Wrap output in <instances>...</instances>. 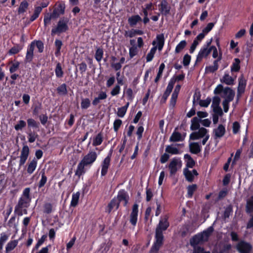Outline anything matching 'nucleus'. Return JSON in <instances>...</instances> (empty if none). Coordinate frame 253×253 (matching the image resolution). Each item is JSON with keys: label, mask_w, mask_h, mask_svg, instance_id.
I'll list each match as a JSON object with an SVG mask.
<instances>
[{"label": "nucleus", "mask_w": 253, "mask_h": 253, "mask_svg": "<svg viewBox=\"0 0 253 253\" xmlns=\"http://www.w3.org/2000/svg\"><path fill=\"white\" fill-rule=\"evenodd\" d=\"M28 6V3L27 1H22L18 8V12L19 14L24 12Z\"/></svg>", "instance_id": "41"}, {"label": "nucleus", "mask_w": 253, "mask_h": 253, "mask_svg": "<svg viewBox=\"0 0 253 253\" xmlns=\"http://www.w3.org/2000/svg\"><path fill=\"white\" fill-rule=\"evenodd\" d=\"M55 74L57 77L60 78L63 76V72L62 71L61 64L58 63H57L56 69H55Z\"/></svg>", "instance_id": "47"}, {"label": "nucleus", "mask_w": 253, "mask_h": 253, "mask_svg": "<svg viewBox=\"0 0 253 253\" xmlns=\"http://www.w3.org/2000/svg\"><path fill=\"white\" fill-rule=\"evenodd\" d=\"M110 162V158L108 156L103 161L102 170H101V175L102 176H104L107 172L108 169L109 168Z\"/></svg>", "instance_id": "22"}, {"label": "nucleus", "mask_w": 253, "mask_h": 253, "mask_svg": "<svg viewBox=\"0 0 253 253\" xmlns=\"http://www.w3.org/2000/svg\"><path fill=\"white\" fill-rule=\"evenodd\" d=\"M187 42L186 41L183 40L180 42L176 45L175 49V53H178L180 52L186 46Z\"/></svg>", "instance_id": "34"}, {"label": "nucleus", "mask_w": 253, "mask_h": 253, "mask_svg": "<svg viewBox=\"0 0 253 253\" xmlns=\"http://www.w3.org/2000/svg\"><path fill=\"white\" fill-rule=\"evenodd\" d=\"M193 248L192 253H201L205 249L204 247L198 246H191Z\"/></svg>", "instance_id": "58"}, {"label": "nucleus", "mask_w": 253, "mask_h": 253, "mask_svg": "<svg viewBox=\"0 0 253 253\" xmlns=\"http://www.w3.org/2000/svg\"><path fill=\"white\" fill-rule=\"evenodd\" d=\"M240 60L239 58H235L234 61L233 62L231 66V71L232 72H238L240 71Z\"/></svg>", "instance_id": "27"}, {"label": "nucleus", "mask_w": 253, "mask_h": 253, "mask_svg": "<svg viewBox=\"0 0 253 253\" xmlns=\"http://www.w3.org/2000/svg\"><path fill=\"white\" fill-rule=\"evenodd\" d=\"M140 21H141V18L138 15L132 16L128 19L129 24L132 26L136 25L137 22Z\"/></svg>", "instance_id": "33"}, {"label": "nucleus", "mask_w": 253, "mask_h": 253, "mask_svg": "<svg viewBox=\"0 0 253 253\" xmlns=\"http://www.w3.org/2000/svg\"><path fill=\"white\" fill-rule=\"evenodd\" d=\"M146 200L147 202H149L152 198L153 194L151 188H146Z\"/></svg>", "instance_id": "60"}, {"label": "nucleus", "mask_w": 253, "mask_h": 253, "mask_svg": "<svg viewBox=\"0 0 253 253\" xmlns=\"http://www.w3.org/2000/svg\"><path fill=\"white\" fill-rule=\"evenodd\" d=\"M67 22L66 20H60L58 22L57 27L52 29V34L61 33L66 31L68 29Z\"/></svg>", "instance_id": "6"}, {"label": "nucleus", "mask_w": 253, "mask_h": 253, "mask_svg": "<svg viewBox=\"0 0 253 253\" xmlns=\"http://www.w3.org/2000/svg\"><path fill=\"white\" fill-rule=\"evenodd\" d=\"M213 111L214 113L213 115H217L218 116H222L223 114L222 110L220 106L214 107Z\"/></svg>", "instance_id": "57"}, {"label": "nucleus", "mask_w": 253, "mask_h": 253, "mask_svg": "<svg viewBox=\"0 0 253 253\" xmlns=\"http://www.w3.org/2000/svg\"><path fill=\"white\" fill-rule=\"evenodd\" d=\"M214 26V23H209L208 24L207 26L203 29L202 32L205 33L206 35L209 33L213 28Z\"/></svg>", "instance_id": "52"}, {"label": "nucleus", "mask_w": 253, "mask_h": 253, "mask_svg": "<svg viewBox=\"0 0 253 253\" xmlns=\"http://www.w3.org/2000/svg\"><path fill=\"white\" fill-rule=\"evenodd\" d=\"M220 82L227 85H233L234 84V79L229 76L228 74H225L223 78L220 79Z\"/></svg>", "instance_id": "25"}, {"label": "nucleus", "mask_w": 253, "mask_h": 253, "mask_svg": "<svg viewBox=\"0 0 253 253\" xmlns=\"http://www.w3.org/2000/svg\"><path fill=\"white\" fill-rule=\"evenodd\" d=\"M126 111V105L118 109L117 115L119 117H123L125 116Z\"/></svg>", "instance_id": "53"}, {"label": "nucleus", "mask_w": 253, "mask_h": 253, "mask_svg": "<svg viewBox=\"0 0 253 253\" xmlns=\"http://www.w3.org/2000/svg\"><path fill=\"white\" fill-rule=\"evenodd\" d=\"M27 123L28 126H31L33 127L37 128L39 127V123H37L33 119H29L27 120Z\"/></svg>", "instance_id": "59"}, {"label": "nucleus", "mask_w": 253, "mask_h": 253, "mask_svg": "<svg viewBox=\"0 0 253 253\" xmlns=\"http://www.w3.org/2000/svg\"><path fill=\"white\" fill-rule=\"evenodd\" d=\"M107 94L106 92L101 91L100 92L98 97H95L94 100L92 101V104L94 106L97 105L99 103H100V101L101 100H104L105 99L107 98Z\"/></svg>", "instance_id": "28"}, {"label": "nucleus", "mask_w": 253, "mask_h": 253, "mask_svg": "<svg viewBox=\"0 0 253 253\" xmlns=\"http://www.w3.org/2000/svg\"><path fill=\"white\" fill-rule=\"evenodd\" d=\"M97 154L95 152H90L85 155L82 160L86 165L93 163L96 160Z\"/></svg>", "instance_id": "12"}, {"label": "nucleus", "mask_w": 253, "mask_h": 253, "mask_svg": "<svg viewBox=\"0 0 253 253\" xmlns=\"http://www.w3.org/2000/svg\"><path fill=\"white\" fill-rule=\"evenodd\" d=\"M48 2H42L41 3V6H37L35 8L34 14L30 18L31 21H34L39 16V14L41 12L42 8L46 7L48 5Z\"/></svg>", "instance_id": "16"}, {"label": "nucleus", "mask_w": 253, "mask_h": 253, "mask_svg": "<svg viewBox=\"0 0 253 253\" xmlns=\"http://www.w3.org/2000/svg\"><path fill=\"white\" fill-rule=\"evenodd\" d=\"M237 249L240 253H249L252 249V246L248 243L241 241L237 245Z\"/></svg>", "instance_id": "11"}, {"label": "nucleus", "mask_w": 253, "mask_h": 253, "mask_svg": "<svg viewBox=\"0 0 253 253\" xmlns=\"http://www.w3.org/2000/svg\"><path fill=\"white\" fill-rule=\"evenodd\" d=\"M183 173L186 179L188 182H192L194 181V176H193L191 171L189 170L187 168L184 169Z\"/></svg>", "instance_id": "29"}, {"label": "nucleus", "mask_w": 253, "mask_h": 253, "mask_svg": "<svg viewBox=\"0 0 253 253\" xmlns=\"http://www.w3.org/2000/svg\"><path fill=\"white\" fill-rule=\"evenodd\" d=\"M211 102V99L210 97H208L205 100H200L199 101V105L201 107H207L210 105Z\"/></svg>", "instance_id": "50"}, {"label": "nucleus", "mask_w": 253, "mask_h": 253, "mask_svg": "<svg viewBox=\"0 0 253 253\" xmlns=\"http://www.w3.org/2000/svg\"><path fill=\"white\" fill-rule=\"evenodd\" d=\"M119 206V203L117 200L116 199H113L110 203L108 204L107 208V211L109 213L111 212L112 210L114 208L116 207L117 209Z\"/></svg>", "instance_id": "35"}, {"label": "nucleus", "mask_w": 253, "mask_h": 253, "mask_svg": "<svg viewBox=\"0 0 253 253\" xmlns=\"http://www.w3.org/2000/svg\"><path fill=\"white\" fill-rule=\"evenodd\" d=\"M226 90H230L229 94L225 96V99L222 101V105L224 112L227 113L229 110V103L233 100L235 97V92L232 89L227 88Z\"/></svg>", "instance_id": "5"}, {"label": "nucleus", "mask_w": 253, "mask_h": 253, "mask_svg": "<svg viewBox=\"0 0 253 253\" xmlns=\"http://www.w3.org/2000/svg\"><path fill=\"white\" fill-rule=\"evenodd\" d=\"M178 128V127H175L174 131L170 136L169 138V141L170 142H178L183 140L184 138H182L181 134L176 131Z\"/></svg>", "instance_id": "17"}, {"label": "nucleus", "mask_w": 253, "mask_h": 253, "mask_svg": "<svg viewBox=\"0 0 253 253\" xmlns=\"http://www.w3.org/2000/svg\"><path fill=\"white\" fill-rule=\"evenodd\" d=\"M102 142V134L99 133H98L95 138L94 139L93 141V146H97L101 144Z\"/></svg>", "instance_id": "44"}, {"label": "nucleus", "mask_w": 253, "mask_h": 253, "mask_svg": "<svg viewBox=\"0 0 253 253\" xmlns=\"http://www.w3.org/2000/svg\"><path fill=\"white\" fill-rule=\"evenodd\" d=\"M138 213V205L137 204H134L132 206V211L130 215V223L135 226L137 223V217Z\"/></svg>", "instance_id": "9"}, {"label": "nucleus", "mask_w": 253, "mask_h": 253, "mask_svg": "<svg viewBox=\"0 0 253 253\" xmlns=\"http://www.w3.org/2000/svg\"><path fill=\"white\" fill-rule=\"evenodd\" d=\"M37 161L34 159L28 165L27 172L29 174L32 173L36 168Z\"/></svg>", "instance_id": "31"}, {"label": "nucleus", "mask_w": 253, "mask_h": 253, "mask_svg": "<svg viewBox=\"0 0 253 253\" xmlns=\"http://www.w3.org/2000/svg\"><path fill=\"white\" fill-rule=\"evenodd\" d=\"M179 164L180 167L181 166V161L180 158H173L169 165V169L170 171V174L173 175L176 173L177 171V165Z\"/></svg>", "instance_id": "7"}, {"label": "nucleus", "mask_w": 253, "mask_h": 253, "mask_svg": "<svg viewBox=\"0 0 253 253\" xmlns=\"http://www.w3.org/2000/svg\"><path fill=\"white\" fill-rule=\"evenodd\" d=\"M57 90L59 94H66L67 93L66 85L65 84H62L57 88Z\"/></svg>", "instance_id": "49"}, {"label": "nucleus", "mask_w": 253, "mask_h": 253, "mask_svg": "<svg viewBox=\"0 0 253 253\" xmlns=\"http://www.w3.org/2000/svg\"><path fill=\"white\" fill-rule=\"evenodd\" d=\"M246 211L247 213L253 212V195L247 200Z\"/></svg>", "instance_id": "26"}, {"label": "nucleus", "mask_w": 253, "mask_h": 253, "mask_svg": "<svg viewBox=\"0 0 253 253\" xmlns=\"http://www.w3.org/2000/svg\"><path fill=\"white\" fill-rule=\"evenodd\" d=\"M90 105V101L88 98H83L82 99L81 107L82 109H87Z\"/></svg>", "instance_id": "46"}, {"label": "nucleus", "mask_w": 253, "mask_h": 253, "mask_svg": "<svg viewBox=\"0 0 253 253\" xmlns=\"http://www.w3.org/2000/svg\"><path fill=\"white\" fill-rule=\"evenodd\" d=\"M29 154V148L28 146H24L22 148L20 155L19 166L23 165L26 162Z\"/></svg>", "instance_id": "13"}, {"label": "nucleus", "mask_w": 253, "mask_h": 253, "mask_svg": "<svg viewBox=\"0 0 253 253\" xmlns=\"http://www.w3.org/2000/svg\"><path fill=\"white\" fill-rule=\"evenodd\" d=\"M103 51L101 48H97L95 52V59L97 61H100L102 58Z\"/></svg>", "instance_id": "48"}, {"label": "nucleus", "mask_w": 253, "mask_h": 253, "mask_svg": "<svg viewBox=\"0 0 253 253\" xmlns=\"http://www.w3.org/2000/svg\"><path fill=\"white\" fill-rule=\"evenodd\" d=\"M240 128V124L238 122H235L233 124V133L234 134L237 133Z\"/></svg>", "instance_id": "62"}, {"label": "nucleus", "mask_w": 253, "mask_h": 253, "mask_svg": "<svg viewBox=\"0 0 253 253\" xmlns=\"http://www.w3.org/2000/svg\"><path fill=\"white\" fill-rule=\"evenodd\" d=\"M190 152L194 154H197L201 151V147L198 142H191L189 144Z\"/></svg>", "instance_id": "19"}, {"label": "nucleus", "mask_w": 253, "mask_h": 253, "mask_svg": "<svg viewBox=\"0 0 253 253\" xmlns=\"http://www.w3.org/2000/svg\"><path fill=\"white\" fill-rule=\"evenodd\" d=\"M198 131H195L191 133L190 135V139L198 140L200 138H203L208 134V130L205 127H201L198 129Z\"/></svg>", "instance_id": "8"}, {"label": "nucleus", "mask_w": 253, "mask_h": 253, "mask_svg": "<svg viewBox=\"0 0 253 253\" xmlns=\"http://www.w3.org/2000/svg\"><path fill=\"white\" fill-rule=\"evenodd\" d=\"M166 152L172 155H176L179 154V150L176 147H173L171 145H168L165 150Z\"/></svg>", "instance_id": "32"}, {"label": "nucleus", "mask_w": 253, "mask_h": 253, "mask_svg": "<svg viewBox=\"0 0 253 253\" xmlns=\"http://www.w3.org/2000/svg\"><path fill=\"white\" fill-rule=\"evenodd\" d=\"M29 142L30 143L34 142L38 137V135L35 132H30L28 134Z\"/></svg>", "instance_id": "61"}, {"label": "nucleus", "mask_w": 253, "mask_h": 253, "mask_svg": "<svg viewBox=\"0 0 253 253\" xmlns=\"http://www.w3.org/2000/svg\"><path fill=\"white\" fill-rule=\"evenodd\" d=\"M155 241L150 249V253H157L164 243V236L163 232H155Z\"/></svg>", "instance_id": "4"}, {"label": "nucleus", "mask_w": 253, "mask_h": 253, "mask_svg": "<svg viewBox=\"0 0 253 253\" xmlns=\"http://www.w3.org/2000/svg\"><path fill=\"white\" fill-rule=\"evenodd\" d=\"M227 88H228L229 89H232L231 88L229 87H225V88H223V86L221 84H218L215 88L214 89L213 91V93L214 94H220L221 92H223L225 96L227 95V94H229V92H230V90H226Z\"/></svg>", "instance_id": "18"}, {"label": "nucleus", "mask_w": 253, "mask_h": 253, "mask_svg": "<svg viewBox=\"0 0 253 253\" xmlns=\"http://www.w3.org/2000/svg\"><path fill=\"white\" fill-rule=\"evenodd\" d=\"M207 47H202L197 55L196 63L200 62L204 57H207L210 53Z\"/></svg>", "instance_id": "14"}, {"label": "nucleus", "mask_w": 253, "mask_h": 253, "mask_svg": "<svg viewBox=\"0 0 253 253\" xmlns=\"http://www.w3.org/2000/svg\"><path fill=\"white\" fill-rule=\"evenodd\" d=\"M84 166H86V165L81 161V162L78 165V169L76 171V175H78L80 176L84 172Z\"/></svg>", "instance_id": "40"}, {"label": "nucleus", "mask_w": 253, "mask_h": 253, "mask_svg": "<svg viewBox=\"0 0 253 253\" xmlns=\"http://www.w3.org/2000/svg\"><path fill=\"white\" fill-rule=\"evenodd\" d=\"M80 195V193L79 192H77L75 194H74L72 196V199L71 203V206L72 207H76L79 201V197Z\"/></svg>", "instance_id": "39"}, {"label": "nucleus", "mask_w": 253, "mask_h": 253, "mask_svg": "<svg viewBox=\"0 0 253 253\" xmlns=\"http://www.w3.org/2000/svg\"><path fill=\"white\" fill-rule=\"evenodd\" d=\"M165 68V64L164 63H161L159 68V71L157 73V76H156V78L155 79V83H157L159 81V80H160V79L161 78V77H162L163 72V71H164Z\"/></svg>", "instance_id": "38"}, {"label": "nucleus", "mask_w": 253, "mask_h": 253, "mask_svg": "<svg viewBox=\"0 0 253 253\" xmlns=\"http://www.w3.org/2000/svg\"><path fill=\"white\" fill-rule=\"evenodd\" d=\"M246 85L247 80L244 78L243 75H241L238 78V86L237 89L239 90H243L245 92Z\"/></svg>", "instance_id": "23"}, {"label": "nucleus", "mask_w": 253, "mask_h": 253, "mask_svg": "<svg viewBox=\"0 0 253 253\" xmlns=\"http://www.w3.org/2000/svg\"><path fill=\"white\" fill-rule=\"evenodd\" d=\"M213 231V227L211 226L203 231L194 235L190 239L189 243L190 246L202 245L208 242Z\"/></svg>", "instance_id": "1"}, {"label": "nucleus", "mask_w": 253, "mask_h": 253, "mask_svg": "<svg viewBox=\"0 0 253 253\" xmlns=\"http://www.w3.org/2000/svg\"><path fill=\"white\" fill-rule=\"evenodd\" d=\"M41 173H42V179H41L39 182V188H41L42 186H43L47 180L46 176L45 175L44 170L42 169L41 171Z\"/></svg>", "instance_id": "43"}, {"label": "nucleus", "mask_w": 253, "mask_h": 253, "mask_svg": "<svg viewBox=\"0 0 253 253\" xmlns=\"http://www.w3.org/2000/svg\"><path fill=\"white\" fill-rule=\"evenodd\" d=\"M169 226V223L168 221V217L165 216L163 218L160 220L158 225H157L156 231L163 232L166 230Z\"/></svg>", "instance_id": "10"}, {"label": "nucleus", "mask_w": 253, "mask_h": 253, "mask_svg": "<svg viewBox=\"0 0 253 253\" xmlns=\"http://www.w3.org/2000/svg\"><path fill=\"white\" fill-rule=\"evenodd\" d=\"M143 34V32L140 30H132L129 32V36L132 37L136 35H142Z\"/></svg>", "instance_id": "63"}, {"label": "nucleus", "mask_w": 253, "mask_h": 253, "mask_svg": "<svg viewBox=\"0 0 253 253\" xmlns=\"http://www.w3.org/2000/svg\"><path fill=\"white\" fill-rule=\"evenodd\" d=\"M220 98L218 96H214L212 99V107L219 106Z\"/></svg>", "instance_id": "54"}, {"label": "nucleus", "mask_w": 253, "mask_h": 253, "mask_svg": "<svg viewBox=\"0 0 253 253\" xmlns=\"http://www.w3.org/2000/svg\"><path fill=\"white\" fill-rule=\"evenodd\" d=\"M138 53V49L136 45H133L129 48V54L130 58H133Z\"/></svg>", "instance_id": "45"}, {"label": "nucleus", "mask_w": 253, "mask_h": 253, "mask_svg": "<svg viewBox=\"0 0 253 253\" xmlns=\"http://www.w3.org/2000/svg\"><path fill=\"white\" fill-rule=\"evenodd\" d=\"M191 56L188 54H186L184 56L183 58L182 63H183V65L184 66H188L190 64V63L191 61Z\"/></svg>", "instance_id": "51"}, {"label": "nucleus", "mask_w": 253, "mask_h": 253, "mask_svg": "<svg viewBox=\"0 0 253 253\" xmlns=\"http://www.w3.org/2000/svg\"><path fill=\"white\" fill-rule=\"evenodd\" d=\"M117 200L118 202L124 201V204H126V194L125 190L121 191L119 193Z\"/></svg>", "instance_id": "42"}, {"label": "nucleus", "mask_w": 253, "mask_h": 253, "mask_svg": "<svg viewBox=\"0 0 253 253\" xmlns=\"http://www.w3.org/2000/svg\"><path fill=\"white\" fill-rule=\"evenodd\" d=\"M44 212L46 213H50L51 212L52 210V205L50 203H46L44 205Z\"/></svg>", "instance_id": "56"}, {"label": "nucleus", "mask_w": 253, "mask_h": 253, "mask_svg": "<svg viewBox=\"0 0 253 253\" xmlns=\"http://www.w3.org/2000/svg\"><path fill=\"white\" fill-rule=\"evenodd\" d=\"M159 6H160V10L163 14L167 15L169 13L170 7L168 5V3L166 0H164Z\"/></svg>", "instance_id": "20"}, {"label": "nucleus", "mask_w": 253, "mask_h": 253, "mask_svg": "<svg viewBox=\"0 0 253 253\" xmlns=\"http://www.w3.org/2000/svg\"><path fill=\"white\" fill-rule=\"evenodd\" d=\"M18 241L17 240H13L9 242L6 247V252L7 253L13 250L16 247Z\"/></svg>", "instance_id": "36"}, {"label": "nucleus", "mask_w": 253, "mask_h": 253, "mask_svg": "<svg viewBox=\"0 0 253 253\" xmlns=\"http://www.w3.org/2000/svg\"><path fill=\"white\" fill-rule=\"evenodd\" d=\"M156 40L157 42V46H154L151 48L150 52L147 54L146 56L147 62H150L152 60L157 48L159 51L162 50L165 44L164 34H161L158 35L156 37Z\"/></svg>", "instance_id": "3"}, {"label": "nucleus", "mask_w": 253, "mask_h": 253, "mask_svg": "<svg viewBox=\"0 0 253 253\" xmlns=\"http://www.w3.org/2000/svg\"><path fill=\"white\" fill-rule=\"evenodd\" d=\"M201 120L197 117H195L191 120V125L190 126V129L192 130H196L199 129L200 127V123Z\"/></svg>", "instance_id": "21"}, {"label": "nucleus", "mask_w": 253, "mask_h": 253, "mask_svg": "<svg viewBox=\"0 0 253 253\" xmlns=\"http://www.w3.org/2000/svg\"><path fill=\"white\" fill-rule=\"evenodd\" d=\"M30 191L29 188H27L24 190L22 197L15 208V212L18 216L22 215V209L28 207L29 203L31 201Z\"/></svg>", "instance_id": "2"}, {"label": "nucleus", "mask_w": 253, "mask_h": 253, "mask_svg": "<svg viewBox=\"0 0 253 253\" xmlns=\"http://www.w3.org/2000/svg\"><path fill=\"white\" fill-rule=\"evenodd\" d=\"M197 185L196 184H193L189 185L187 189V197L191 198L193 197L194 192L197 189Z\"/></svg>", "instance_id": "30"}, {"label": "nucleus", "mask_w": 253, "mask_h": 253, "mask_svg": "<svg viewBox=\"0 0 253 253\" xmlns=\"http://www.w3.org/2000/svg\"><path fill=\"white\" fill-rule=\"evenodd\" d=\"M184 158L186 159V168H193L195 166L196 162L190 155L185 154Z\"/></svg>", "instance_id": "24"}, {"label": "nucleus", "mask_w": 253, "mask_h": 253, "mask_svg": "<svg viewBox=\"0 0 253 253\" xmlns=\"http://www.w3.org/2000/svg\"><path fill=\"white\" fill-rule=\"evenodd\" d=\"M21 49V47L17 45L12 47L8 51V53L10 54H15L19 52Z\"/></svg>", "instance_id": "64"}, {"label": "nucleus", "mask_w": 253, "mask_h": 253, "mask_svg": "<svg viewBox=\"0 0 253 253\" xmlns=\"http://www.w3.org/2000/svg\"><path fill=\"white\" fill-rule=\"evenodd\" d=\"M225 126L222 124L219 125L216 128L213 129L214 138L216 139L222 137L225 134Z\"/></svg>", "instance_id": "15"}, {"label": "nucleus", "mask_w": 253, "mask_h": 253, "mask_svg": "<svg viewBox=\"0 0 253 253\" xmlns=\"http://www.w3.org/2000/svg\"><path fill=\"white\" fill-rule=\"evenodd\" d=\"M233 212V206L231 204L228 205L224 211L223 216L225 219L228 218Z\"/></svg>", "instance_id": "37"}, {"label": "nucleus", "mask_w": 253, "mask_h": 253, "mask_svg": "<svg viewBox=\"0 0 253 253\" xmlns=\"http://www.w3.org/2000/svg\"><path fill=\"white\" fill-rule=\"evenodd\" d=\"M177 97L178 96L172 94L169 102L170 107H171L172 108L175 107Z\"/></svg>", "instance_id": "55"}]
</instances>
